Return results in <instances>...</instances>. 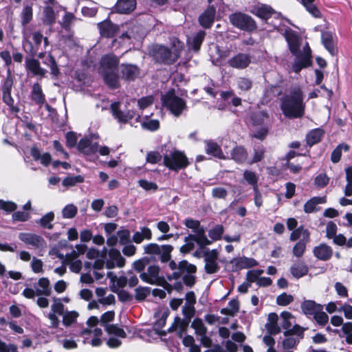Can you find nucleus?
<instances>
[{
    "label": "nucleus",
    "instance_id": "obj_23",
    "mask_svg": "<svg viewBox=\"0 0 352 352\" xmlns=\"http://www.w3.org/2000/svg\"><path fill=\"white\" fill-rule=\"evenodd\" d=\"M122 78L125 80H133L139 75L138 68L133 65L122 64L120 66Z\"/></svg>",
    "mask_w": 352,
    "mask_h": 352
},
{
    "label": "nucleus",
    "instance_id": "obj_46",
    "mask_svg": "<svg viewBox=\"0 0 352 352\" xmlns=\"http://www.w3.org/2000/svg\"><path fill=\"white\" fill-rule=\"evenodd\" d=\"M239 311V302L236 300H232L229 302L227 307L221 310L223 314L234 316Z\"/></svg>",
    "mask_w": 352,
    "mask_h": 352
},
{
    "label": "nucleus",
    "instance_id": "obj_43",
    "mask_svg": "<svg viewBox=\"0 0 352 352\" xmlns=\"http://www.w3.org/2000/svg\"><path fill=\"white\" fill-rule=\"evenodd\" d=\"M186 328V324L180 318H175L172 326L169 328L168 331H178V335L182 337V335Z\"/></svg>",
    "mask_w": 352,
    "mask_h": 352
},
{
    "label": "nucleus",
    "instance_id": "obj_26",
    "mask_svg": "<svg viewBox=\"0 0 352 352\" xmlns=\"http://www.w3.org/2000/svg\"><path fill=\"white\" fill-rule=\"evenodd\" d=\"M30 153L35 161H39L45 166H48L52 162V156L49 153H42L36 146L31 148Z\"/></svg>",
    "mask_w": 352,
    "mask_h": 352
},
{
    "label": "nucleus",
    "instance_id": "obj_50",
    "mask_svg": "<svg viewBox=\"0 0 352 352\" xmlns=\"http://www.w3.org/2000/svg\"><path fill=\"white\" fill-rule=\"evenodd\" d=\"M105 330L109 334H113L120 338H125L126 333L117 324H105Z\"/></svg>",
    "mask_w": 352,
    "mask_h": 352
},
{
    "label": "nucleus",
    "instance_id": "obj_6",
    "mask_svg": "<svg viewBox=\"0 0 352 352\" xmlns=\"http://www.w3.org/2000/svg\"><path fill=\"white\" fill-rule=\"evenodd\" d=\"M184 224L187 228L192 230L195 234H190V238L196 239V243L199 247L204 248L212 244V241L205 234V229L200 226V222L198 220L187 219L185 220Z\"/></svg>",
    "mask_w": 352,
    "mask_h": 352
},
{
    "label": "nucleus",
    "instance_id": "obj_14",
    "mask_svg": "<svg viewBox=\"0 0 352 352\" xmlns=\"http://www.w3.org/2000/svg\"><path fill=\"white\" fill-rule=\"evenodd\" d=\"M98 139V135H93L89 138H82L80 140L78 144V150L85 155H91L97 152L98 148V144L97 143H92V140Z\"/></svg>",
    "mask_w": 352,
    "mask_h": 352
},
{
    "label": "nucleus",
    "instance_id": "obj_44",
    "mask_svg": "<svg viewBox=\"0 0 352 352\" xmlns=\"http://www.w3.org/2000/svg\"><path fill=\"white\" fill-rule=\"evenodd\" d=\"M143 33L142 31V28L138 25H133L129 30L126 32V33H123L122 34V38H131V37L135 39H138L142 37Z\"/></svg>",
    "mask_w": 352,
    "mask_h": 352
},
{
    "label": "nucleus",
    "instance_id": "obj_7",
    "mask_svg": "<svg viewBox=\"0 0 352 352\" xmlns=\"http://www.w3.org/2000/svg\"><path fill=\"white\" fill-rule=\"evenodd\" d=\"M164 163L166 167L173 170L184 168L188 164L186 155L179 151H174L164 155Z\"/></svg>",
    "mask_w": 352,
    "mask_h": 352
},
{
    "label": "nucleus",
    "instance_id": "obj_13",
    "mask_svg": "<svg viewBox=\"0 0 352 352\" xmlns=\"http://www.w3.org/2000/svg\"><path fill=\"white\" fill-rule=\"evenodd\" d=\"M160 267L156 265H152L147 268L146 272L140 274V278L145 283L151 285L157 284L162 279L160 276Z\"/></svg>",
    "mask_w": 352,
    "mask_h": 352
},
{
    "label": "nucleus",
    "instance_id": "obj_52",
    "mask_svg": "<svg viewBox=\"0 0 352 352\" xmlns=\"http://www.w3.org/2000/svg\"><path fill=\"white\" fill-rule=\"evenodd\" d=\"M54 219V214L52 212H50L42 217L39 220L41 226L47 229H52L53 226L52 221Z\"/></svg>",
    "mask_w": 352,
    "mask_h": 352
},
{
    "label": "nucleus",
    "instance_id": "obj_25",
    "mask_svg": "<svg viewBox=\"0 0 352 352\" xmlns=\"http://www.w3.org/2000/svg\"><path fill=\"white\" fill-rule=\"evenodd\" d=\"M204 143L206 144V153L207 154L212 155L219 159H226L221 147L217 142H214L212 140H206Z\"/></svg>",
    "mask_w": 352,
    "mask_h": 352
},
{
    "label": "nucleus",
    "instance_id": "obj_48",
    "mask_svg": "<svg viewBox=\"0 0 352 352\" xmlns=\"http://www.w3.org/2000/svg\"><path fill=\"white\" fill-rule=\"evenodd\" d=\"M223 227L221 225H217L213 228L210 229L208 232V236L210 241H218L219 240L223 233Z\"/></svg>",
    "mask_w": 352,
    "mask_h": 352
},
{
    "label": "nucleus",
    "instance_id": "obj_29",
    "mask_svg": "<svg viewBox=\"0 0 352 352\" xmlns=\"http://www.w3.org/2000/svg\"><path fill=\"white\" fill-rule=\"evenodd\" d=\"M206 32L204 31H199L192 36L189 37L187 40L188 47L197 52L204 39Z\"/></svg>",
    "mask_w": 352,
    "mask_h": 352
},
{
    "label": "nucleus",
    "instance_id": "obj_31",
    "mask_svg": "<svg viewBox=\"0 0 352 352\" xmlns=\"http://www.w3.org/2000/svg\"><path fill=\"white\" fill-rule=\"evenodd\" d=\"M326 203V197H314L308 200L304 205V211L311 213L317 210V206Z\"/></svg>",
    "mask_w": 352,
    "mask_h": 352
},
{
    "label": "nucleus",
    "instance_id": "obj_18",
    "mask_svg": "<svg viewBox=\"0 0 352 352\" xmlns=\"http://www.w3.org/2000/svg\"><path fill=\"white\" fill-rule=\"evenodd\" d=\"M285 38L288 43L289 50L291 52L296 56L297 57L300 56V53L298 51L299 47V37L292 30H287L285 31Z\"/></svg>",
    "mask_w": 352,
    "mask_h": 352
},
{
    "label": "nucleus",
    "instance_id": "obj_1",
    "mask_svg": "<svg viewBox=\"0 0 352 352\" xmlns=\"http://www.w3.org/2000/svg\"><path fill=\"white\" fill-rule=\"evenodd\" d=\"M304 95L300 87H294L281 100L280 109L289 118H300L305 114Z\"/></svg>",
    "mask_w": 352,
    "mask_h": 352
},
{
    "label": "nucleus",
    "instance_id": "obj_60",
    "mask_svg": "<svg viewBox=\"0 0 352 352\" xmlns=\"http://www.w3.org/2000/svg\"><path fill=\"white\" fill-rule=\"evenodd\" d=\"M17 204L12 201L0 199V210L7 212H12L16 210Z\"/></svg>",
    "mask_w": 352,
    "mask_h": 352
},
{
    "label": "nucleus",
    "instance_id": "obj_22",
    "mask_svg": "<svg viewBox=\"0 0 352 352\" xmlns=\"http://www.w3.org/2000/svg\"><path fill=\"white\" fill-rule=\"evenodd\" d=\"M215 12V8L213 6L208 7L199 16L201 25L206 28H210L214 22Z\"/></svg>",
    "mask_w": 352,
    "mask_h": 352
},
{
    "label": "nucleus",
    "instance_id": "obj_62",
    "mask_svg": "<svg viewBox=\"0 0 352 352\" xmlns=\"http://www.w3.org/2000/svg\"><path fill=\"white\" fill-rule=\"evenodd\" d=\"M83 180V177L80 175L69 176L63 179V185L64 186H73L76 184L82 183Z\"/></svg>",
    "mask_w": 352,
    "mask_h": 352
},
{
    "label": "nucleus",
    "instance_id": "obj_38",
    "mask_svg": "<svg viewBox=\"0 0 352 352\" xmlns=\"http://www.w3.org/2000/svg\"><path fill=\"white\" fill-rule=\"evenodd\" d=\"M232 159L238 163L244 162L248 157V153L242 146H236L231 152Z\"/></svg>",
    "mask_w": 352,
    "mask_h": 352
},
{
    "label": "nucleus",
    "instance_id": "obj_10",
    "mask_svg": "<svg viewBox=\"0 0 352 352\" xmlns=\"http://www.w3.org/2000/svg\"><path fill=\"white\" fill-rule=\"evenodd\" d=\"M19 239L26 245H32L36 249L43 250L47 247L44 239L36 234L21 232L19 234Z\"/></svg>",
    "mask_w": 352,
    "mask_h": 352
},
{
    "label": "nucleus",
    "instance_id": "obj_58",
    "mask_svg": "<svg viewBox=\"0 0 352 352\" xmlns=\"http://www.w3.org/2000/svg\"><path fill=\"white\" fill-rule=\"evenodd\" d=\"M309 241H299L293 248V254L296 257H301L306 249V243Z\"/></svg>",
    "mask_w": 352,
    "mask_h": 352
},
{
    "label": "nucleus",
    "instance_id": "obj_27",
    "mask_svg": "<svg viewBox=\"0 0 352 352\" xmlns=\"http://www.w3.org/2000/svg\"><path fill=\"white\" fill-rule=\"evenodd\" d=\"M100 34L105 37L113 36L118 31V27L111 21H104L98 24Z\"/></svg>",
    "mask_w": 352,
    "mask_h": 352
},
{
    "label": "nucleus",
    "instance_id": "obj_51",
    "mask_svg": "<svg viewBox=\"0 0 352 352\" xmlns=\"http://www.w3.org/2000/svg\"><path fill=\"white\" fill-rule=\"evenodd\" d=\"M151 294V288L148 287H138L135 289V298L137 300L141 301Z\"/></svg>",
    "mask_w": 352,
    "mask_h": 352
},
{
    "label": "nucleus",
    "instance_id": "obj_49",
    "mask_svg": "<svg viewBox=\"0 0 352 352\" xmlns=\"http://www.w3.org/2000/svg\"><path fill=\"white\" fill-rule=\"evenodd\" d=\"M173 250V248L170 245H162L160 246V252L158 253V255H160L162 262L166 263L169 261Z\"/></svg>",
    "mask_w": 352,
    "mask_h": 352
},
{
    "label": "nucleus",
    "instance_id": "obj_15",
    "mask_svg": "<svg viewBox=\"0 0 352 352\" xmlns=\"http://www.w3.org/2000/svg\"><path fill=\"white\" fill-rule=\"evenodd\" d=\"M124 265L125 258L121 255L120 252L115 248L110 249L109 258L106 263L107 267L109 269H113L116 267H122Z\"/></svg>",
    "mask_w": 352,
    "mask_h": 352
},
{
    "label": "nucleus",
    "instance_id": "obj_54",
    "mask_svg": "<svg viewBox=\"0 0 352 352\" xmlns=\"http://www.w3.org/2000/svg\"><path fill=\"white\" fill-rule=\"evenodd\" d=\"M243 177L245 180L250 185L253 186V189L257 187V182L258 177L254 172L251 170H245L243 173Z\"/></svg>",
    "mask_w": 352,
    "mask_h": 352
},
{
    "label": "nucleus",
    "instance_id": "obj_47",
    "mask_svg": "<svg viewBox=\"0 0 352 352\" xmlns=\"http://www.w3.org/2000/svg\"><path fill=\"white\" fill-rule=\"evenodd\" d=\"M191 327L195 329L197 336H199L206 334L207 329L201 319H195L191 324Z\"/></svg>",
    "mask_w": 352,
    "mask_h": 352
},
{
    "label": "nucleus",
    "instance_id": "obj_45",
    "mask_svg": "<svg viewBox=\"0 0 352 352\" xmlns=\"http://www.w3.org/2000/svg\"><path fill=\"white\" fill-rule=\"evenodd\" d=\"M315 0H301L302 4L306 10L314 17H320V12L314 4Z\"/></svg>",
    "mask_w": 352,
    "mask_h": 352
},
{
    "label": "nucleus",
    "instance_id": "obj_21",
    "mask_svg": "<svg viewBox=\"0 0 352 352\" xmlns=\"http://www.w3.org/2000/svg\"><path fill=\"white\" fill-rule=\"evenodd\" d=\"M313 252L314 256L321 261L329 260L333 254L332 248L324 243L315 247Z\"/></svg>",
    "mask_w": 352,
    "mask_h": 352
},
{
    "label": "nucleus",
    "instance_id": "obj_34",
    "mask_svg": "<svg viewBox=\"0 0 352 352\" xmlns=\"http://www.w3.org/2000/svg\"><path fill=\"white\" fill-rule=\"evenodd\" d=\"M304 58L302 60L296 62L292 66V69L296 73H298L302 68L307 67L309 65L311 50L307 45L304 48Z\"/></svg>",
    "mask_w": 352,
    "mask_h": 352
},
{
    "label": "nucleus",
    "instance_id": "obj_57",
    "mask_svg": "<svg viewBox=\"0 0 352 352\" xmlns=\"http://www.w3.org/2000/svg\"><path fill=\"white\" fill-rule=\"evenodd\" d=\"M237 87L241 91L245 92L249 91L252 87V82L248 78L240 77L236 81Z\"/></svg>",
    "mask_w": 352,
    "mask_h": 352
},
{
    "label": "nucleus",
    "instance_id": "obj_30",
    "mask_svg": "<svg viewBox=\"0 0 352 352\" xmlns=\"http://www.w3.org/2000/svg\"><path fill=\"white\" fill-rule=\"evenodd\" d=\"M252 13L263 20H267L274 13V11L270 6L262 4L255 6Z\"/></svg>",
    "mask_w": 352,
    "mask_h": 352
},
{
    "label": "nucleus",
    "instance_id": "obj_37",
    "mask_svg": "<svg viewBox=\"0 0 352 352\" xmlns=\"http://www.w3.org/2000/svg\"><path fill=\"white\" fill-rule=\"evenodd\" d=\"M290 271L294 277L298 278L307 274L308 267L303 263L299 262L294 264L292 266Z\"/></svg>",
    "mask_w": 352,
    "mask_h": 352
},
{
    "label": "nucleus",
    "instance_id": "obj_42",
    "mask_svg": "<svg viewBox=\"0 0 352 352\" xmlns=\"http://www.w3.org/2000/svg\"><path fill=\"white\" fill-rule=\"evenodd\" d=\"M32 98L37 104H43L45 102V96L38 84H34L32 87Z\"/></svg>",
    "mask_w": 352,
    "mask_h": 352
},
{
    "label": "nucleus",
    "instance_id": "obj_40",
    "mask_svg": "<svg viewBox=\"0 0 352 352\" xmlns=\"http://www.w3.org/2000/svg\"><path fill=\"white\" fill-rule=\"evenodd\" d=\"M324 132L322 129H316L311 131L307 135V142L308 144L312 146L320 141Z\"/></svg>",
    "mask_w": 352,
    "mask_h": 352
},
{
    "label": "nucleus",
    "instance_id": "obj_19",
    "mask_svg": "<svg viewBox=\"0 0 352 352\" xmlns=\"http://www.w3.org/2000/svg\"><path fill=\"white\" fill-rule=\"evenodd\" d=\"M302 312L309 316H314L317 311L323 309V306L320 304L316 303L311 300H305L300 305Z\"/></svg>",
    "mask_w": 352,
    "mask_h": 352
},
{
    "label": "nucleus",
    "instance_id": "obj_32",
    "mask_svg": "<svg viewBox=\"0 0 352 352\" xmlns=\"http://www.w3.org/2000/svg\"><path fill=\"white\" fill-rule=\"evenodd\" d=\"M26 66L28 69L34 76L43 77L47 72L45 69L41 67L39 62L34 58L28 60L26 61Z\"/></svg>",
    "mask_w": 352,
    "mask_h": 352
},
{
    "label": "nucleus",
    "instance_id": "obj_35",
    "mask_svg": "<svg viewBox=\"0 0 352 352\" xmlns=\"http://www.w3.org/2000/svg\"><path fill=\"white\" fill-rule=\"evenodd\" d=\"M232 263L235 266L236 270L253 267L257 264L254 259L246 257L234 258L232 261Z\"/></svg>",
    "mask_w": 352,
    "mask_h": 352
},
{
    "label": "nucleus",
    "instance_id": "obj_61",
    "mask_svg": "<svg viewBox=\"0 0 352 352\" xmlns=\"http://www.w3.org/2000/svg\"><path fill=\"white\" fill-rule=\"evenodd\" d=\"M329 182V177L325 173H320L316 177L314 184L317 188H322L328 184Z\"/></svg>",
    "mask_w": 352,
    "mask_h": 352
},
{
    "label": "nucleus",
    "instance_id": "obj_59",
    "mask_svg": "<svg viewBox=\"0 0 352 352\" xmlns=\"http://www.w3.org/2000/svg\"><path fill=\"white\" fill-rule=\"evenodd\" d=\"M185 244L183 245L180 248V251L182 253L186 254L190 252L195 248V242H196V239L190 238V234L185 237L184 239Z\"/></svg>",
    "mask_w": 352,
    "mask_h": 352
},
{
    "label": "nucleus",
    "instance_id": "obj_5",
    "mask_svg": "<svg viewBox=\"0 0 352 352\" xmlns=\"http://www.w3.org/2000/svg\"><path fill=\"white\" fill-rule=\"evenodd\" d=\"M177 46L175 45L174 52H170L167 47L162 45L154 46L152 50V55L157 62L172 63L175 62L180 50L183 47L182 44L177 41Z\"/></svg>",
    "mask_w": 352,
    "mask_h": 352
},
{
    "label": "nucleus",
    "instance_id": "obj_56",
    "mask_svg": "<svg viewBox=\"0 0 352 352\" xmlns=\"http://www.w3.org/2000/svg\"><path fill=\"white\" fill-rule=\"evenodd\" d=\"M32 19V8L30 6H26L21 12V23L27 25Z\"/></svg>",
    "mask_w": 352,
    "mask_h": 352
},
{
    "label": "nucleus",
    "instance_id": "obj_55",
    "mask_svg": "<svg viewBox=\"0 0 352 352\" xmlns=\"http://www.w3.org/2000/svg\"><path fill=\"white\" fill-rule=\"evenodd\" d=\"M349 148V147L346 144H340L331 153V161L333 163L339 162L341 157L342 151L344 150V151H347Z\"/></svg>",
    "mask_w": 352,
    "mask_h": 352
},
{
    "label": "nucleus",
    "instance_id": "obj_17",
    "mask_svg": "<svg viewBox=\"0 0 352 352\" xmlns=\"http://www.w3.org/2000/svg\"><path fill=\"white\" fill-rule=\"evenodd\" d=\"M111 109H112L113 116L120 122L126 123L135 116V112L133 111H130V110L121 111V110H120L118 108V103L112 104Z\"/></svg>",
    "mask_w": 352,
    "mask_h": 352
},
{
    "label": "nucleus",
    "instance_id": "obj_8",
    "mask_svg": "<svg viewBox=\"0 0 352 352\" xmlns=\"http://www.w3.org/2000/svg\"><path fill=\"white\" fill-rule=\"evenodd\" d=\"M283 320L282 327L286 330L285 335L297 334L301 335L303 333V329L295 323V317L289 311H283L280 314Z\"/></svg>",
    "mask_w": 352,
    "mask_h": 352
},
{
    "label": "nucleus",
    "instance_id": "obj_16",
    "mask_svg": "<svg viewBox=\"0 0 352 352\" xmlns=\"http://www.w3.org/2000/svg\"><path fill=\"white\" fill-rule=\"evenodd\" d=\"M251 58L248 54L239 53L228 60L230 67L236 69L246 68L250 63Z\"/></svg>",
    "mask_w": 352,
    "mask_h": 352
},
{
    "label": "nucleus",
    "instance_id": "obj_12",
    "mask_svg": "<svg viewBox=\"0 0 352 352\" xmlns=\"http://www.w3.org/2000/svg\"><path fill=\"white\" fill-rule=\"evenodd\" d=\"M231 23L241 30H250L254 27L252 18L241 13L233 14L230 16Z\"/></svg>",
    "mask_w": 352,
    "mask_h": 352
},
{
    "label": "nucleus",
    "instance_id": "obj_36",
    "mask_svg": "<svg viewBox=\"0 0 352 352\" xmlns=\"http://www.w3.org/2000/svg\"><path fill=\"white\" fill-rule=\"evenodd\" d=\"M309 231L307 229H305L302 226H300L291 233L289 239L292 241H296L299 239H300V241H309Z\"/></svg>",
    "mask_w": 352,
    "mask_h": 352
},
{
    "label": "nucleus",
    "instance_id": "obj_64",
    "mask_svg": "<svg viewBox=\"0 0 352 352\" xmlns=\"http://www.w3.org/2000/svg\"><path fill=\"white\" fill-rule=\"evenodd\" d=\"M32 270L36 274H41L43 272V261L36 257H33L30 263Z\"/></svg>",
    "mask_w": 352,
    "mask_h": 352
},
{
    "label": "nucleus",
    "instance_id": "obj_33",
    "mask_svg": "<svg viewBox=\"0 0 352 352\" xmlns=\"http://www.w3.org/2000/svg\"><path fill=\"white\" fill-rule=\"evenodd\" d=\"M152 238V232L150 228L142 227L140 231L135 232L132 240L135 243H141L144 240H150Z\"/></svg>",
    "mask_w": 352,
    "mask_h": 352
},
{
    "label": "nucleus",
    "instance_id": "obj_53",
    "mask_svg": "<svg viewBox=\"0 0 352 352\" xmlns=\"http://www.w3.org/2000/svg\"><path fill=\"white\" fill-rule=\"evenodd\" d=\"M77 207L74 204H68L62 210V215L64 219L74 218L77 214Z\"/></svg>",
    "mask_w": 352,
    "mask_h": 352
},
{
    "label": "nucleus",
    "instance_id": "obj_4",
    "mask_svg": "<svg viewBox=\"0 0 352 352\" xmlns=\"http://www.w3.org/2000/svg\"><path fill=\"white\" fill-rule=\"evenodd\" d=\"M162 105L175 117H179L186 110V101L177 96L174 91H169L162 96Z\"/></svg>",
    "mask_w": 352,
    "mask_h": 352
},
{
    "label": "nucleus",
    "instance_id": "obj_20",
    "mask_svg": "<svg viewBox=\"0 0 352 352\" xmlns=\"http://www.w3.org/2000/svg\"><path fill=\"white\" fill-rule=\"evenodd\" d=\"M186 303L182 308V312L186 317L190 318L194 314V305L196 303V297L193 292H188L185 296Z\"/></svg>",
    "mask_w": 352,
    "mask_h": 352
},
{
    "label": "nucleus",
    "instance_id": "obj_11",
    "mask_svg": "<svg viewBox=\"0 0 352 352\" xmlns=\"http://www.w3.org/2000/svg\"><path fill=\"white\" fill-rule=\"evenodd\" d=\"M81 335L85 338L84 342L89 343L92 346H99L102 343L101 338L102 331L100 328L85 329L81 332Z\"/></svg>",
    "mask_w": 352,
    "mask_h": 352
},
{
    "label": "nucleus",
    "instance_id": "obj_24",
    "mask_svg": "<svg viewBox=\"0 0 352 352\" xmlns=\"http://www.w3.org/2000/svg\"><path fill=\"white\" fill-rule=\"evenodd\" d=\"M135 7V0H118L115 8L119 13L128 14L133 11Z\"/></svg>",
    "mask_w": 352,
    "mask_h": 352
},
{
    "label": "nucleus",
    "instance_id": "obj_2",
    "mask_svg": "<svg viewBox=\"0 0 352 352\" xmlns=\"http://www.w3.org/2000/svg\"><path fill=\"white\" fill-rule=\"evenodd\" d=\"M169 267L173 271L172 274L168 276V280L179 279L182 276L183 281L186 285L192 287L195 283L196 277L193 275L197 271V267L188 263L187 261L184 260L178 263L174 261H171L169 264Z\"/></svg>",
    "mask_w": 352,
    "mask_h": 352
},
{
    "label": "nucleus",
    "instance_id": "obj_39",
    "mask_svg": "<svg viewBox=\"0 0 352 352\" xmlns=\"http://www.w3.org/2000/svg\"><path fill=\"white\" fill-rule=\"evenodd\" d=\"M62 316L63 324L65 327H68L76 322L77 318L79 316V314L76 311H67Z\"/></svg>",
    "mask_w": 352,
    "mask_h": 352
},
{
    "label": "nucleus",
    "instance_id": "obj_41",
    "mask_svg": "<svg viewBox=\"0 0 352 352\" xmlns=\"http://www.w3.org/2000/svg\"><path fill=\"white\" fill-rule=\"evenodd\" d=\"M322 42L325 48L333 56L335 53V48L331 34L329 32H323L322 34Z\"/></svg>",
    "mask_w": 352,
    "mask_h": 352
},
{
    "label": "nucleus",
    "instance_id": "obj_3",
    "mask_svg": "<svg viewBox=\"0 0 352 352\" xmlns=\"http://www.w3.org/2000/svg\"><path fill=\"white\" fill-rule=\"evenodd\" d=\"M119 60L111 54L103 56L100 60L99 72L102 75L105 83L110 87L116 88L119 86V77L116 73Z\"/></svg>",
    "mask_w": 352,
    "mask_h": 352
},
{
    "label": "nucleus",
    "instance_id": "obj_28",
    "mask_svg": "<svg viewBox=\"0 0 352 352\" xmlns=\"http://www.w3.org/2000/svg\"><path fill=\"white\" fill-rule=\"evenodd\" d=\"M38 287L36 288V294L38 296H49L52 293L50 280L47 278L42 277L38 280Z\"/></svg>",
    "mask_w": 352,
    "mask_h": 352
},
{
    "label": "nucleus",
    "instance_id": "obj_63",
    "mask_svg": "<svg viewBox=\"0 0 352 352\" xmlns=\"http://www.w3.org/2000/svg\"><path fill=\"white\" fill-rule=\"evenodd\" d=\"M143 129L154 131L160 128V122L158 120H148L141 124Z\"/></svg>",
    "mask_w": 352,
    "mask_h": 352
},
{
    "label": "nucleus",
    "instance_id": "obj_9",
    "mask_svg": "<svg viewBox=\"0 0 352 352\" xmlns=\"http://www.w3.org/2000/svg\"><path fill=\"white\" fill-rule=\"evenodd\" d=\"M204 270L208 274L217 273L219 270V265L218 263L219 252L214 250H206L204 252Z\"/></svg>",
    "mask_w": 352,
    "mask_h": 352
}]
</instances>
